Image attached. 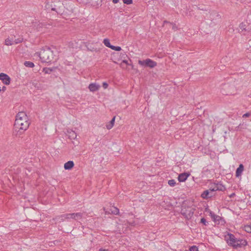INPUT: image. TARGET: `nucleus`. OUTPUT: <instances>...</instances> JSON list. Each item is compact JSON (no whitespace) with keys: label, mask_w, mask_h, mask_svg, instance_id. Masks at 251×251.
Instances as JSON below:
<instances>
[{"label":"nucleus","mask_w":251,"mask_h":251,"mask_svg":"<svg viewBox=\"0 0 251 251\" xmlns=\"http://www.w3.org/2000/svg\"><path fill=\"white\" fill-rule=\"evenodd\" d=\"M29 126L28 118L24 112H19L16 116L14 125V130L20 134L26 130Z\"/></svg>","instance_id":"f257e3e1"},{"label":"nucleus","mask_w":251,"mask_h":251,"mask_svg":"<svg viewBox=\"0 0 251 251\" xmlns=\"http://www.w3.org/2000/svg\"><path fill=\"white\" fill-rule=\"evenodd\" d=\"M225 240L228 246L235 249L244 247L248 245L246 240L237 239L233 234L229 233L225 235Z\"/></svg>","instance_id":"f03ea898"},{"label":"nucleus","mask_w":251,"mask_h":251,"mask_svg":"<svg viewBox=\"0 0 251 251\" xmlns=\"http://www.w3.org/2000/svg\"><path fill=\"white\" fill-rule=\"evenodd\" d=\"M58 54V50L55 47H51L48 49V59L56 60Z\"/></svg>","instance_id":"7ed1b4c3"},{"label":"nucleus","mask_w":251,"mask_h":251,"mask_svg":"<svg viewBox=\"0 0 251 251\" xmlns=\"http://www.w3.org/2000/svg\"><path fill=\"white\" fill-rule=\"evenodd\" d=\"M205 211L209 213V215L211 217L213 221L217 224H223L224 221L223 220L222 218L218 215H215L208 208H206Z\"/></svg>","instance_id":"20e7f679"},{"label":"nucleus","mask_w":251,"mask_h":251,"mask_svg":"<svg viewBox=\"0 0 251 251\" xmlns=\"http://www.w3.org/2000/svg\"><path fill=\"white\" fill-rule=\"evenodd\" d=\"M12 40L10 37H8L5 40V45L6 46H11L14 44H18L22 43L24 39L22 37L19 36L17 39H15L14 41H12Z\"/></svg>","instance_id":"39448f33"},{"label":"nucleus","mask_w":251,"mask_h":251,"mask_svg":"<svg viewBox=\"0 0 251 251\" xmlns=\"http://www.w3.org/2000/svg\"><path fill=\"white\" fill-rule=\"evenodd\" d=\"M104 211L105 213L107 214H113L114 215H118L119 213V210L116 207L114 206H110V208L108 207H104Z\"/></svg>","instance_id":"423d86ee"},{"label":"nucleus","mask_w":251,"mask_h":251,"mask_svg":"<svg viewBox=\"0 0 251 251\" xmlns=\"http://www.w3.org/2000/svg\"><path fill=\"white\" fill-rule=\"evenodd\" d=\"M0 80L5 85H9L11 81L10 77L7 74L2 73L0 74Z\"/></svg>","instance_id":"0eeeda50"},{"label":"nucleus","mask_w":251,"mask_h":251,"mask_svg":"<svg viewBox=\"0 0 251 251\" xmlns=\"http://www.w3.org/2000/svg\"><path fill=\"white\" fill-rule=\"evenodd\" d=\"M100 88V85L97 83H91L88 86V89L91 92H95L99 91Z\"/></svg>","instance_id":"6e6552de"},{"label":"nucleus","mask_w":251,"mask_h":251,"mask_svg":"<svg viewBox=\"0 0 251 251\" xmlns=\"http://www.w3.org/2000/svg\"><path fill=\"white\" fill-rule=\"evenodd\" d=\"M213 196V193L210 191V189L203 191L201 194V197L203 199H208Z\"/></svg>","instance_id":"1a4fd4ad"},{"label":"nucleus","mask_w":251,"mask_h":251,"mask_svg":"<svg viewBox=\"0 0 251 251\" xmlns=\"http://www.w3.org/2000/svg\"><path fill=\"white\" fill-rule=\"evenodd\" d=\"M189 176V173H184L180 174L178 176V180L179 182H184Z\"/></svg>","instance_id":"9d476101"},{"label":"nucleus","mask_w":251,"mask_h":251,"mask_svg":"<svg viewBox=\"0 0 251 251\" xmlns=\"http://www.w3.org/2000/svg\"><path fill=\"white\" fill-rule=\"evenodd\" d=\"M244 167L243 164H240L239 167L236 170L235 176L237 177H239L241 176L243 172L244 171Z\"/></svg>","instance_id":"9b49d317"},{"label":"nucleus","mask_w":251,"mask_h":251,"mask_svg":"<svg viewBox=\"0 0 251 251\" xmlns=\"http://www.w3.org/2000/svg\"><path fill=\"white\" fill-rule=\"evenodd\" d=\"M115 119L116 117H114L110 121L106 123L105 127L107 129L110 130L113 127L115 124Z\"/></svg>","instance_id":"f8f14e48"},{"label":"nucleus","mask_w":251,"mask_h":251,"mask_svg":"<svg viewBox=\"0 0 251 251\" xmlns=\"http://www.w3.org/2000/svg\"><path fill=\"white\" fill-rule=\"evenodd\" d=\"M147 67H149L151 68H154L157 66V63L153 60L148 58L147 59Z\"/></svg>","instance_id":"ddd939ff"},{"label":"nucleus","mask_w":251,"mask_h":251,"mask_svg":"<svg viewBox=\"0 0 251 251\" xmlns=\"http://www.w3.org/2000/svg\"><path fill=\"white\" fill-rule=\"evenodd\" d=\"M74 166V163L73 161H69L65 163L64 165V168L65 170H71Z\"/></svg>","instance_id":"4468645a"},{"label":"nucleus","mask_w":251,"mask_h":251,"mask_svg":"<svg viewBox=\"0 0 251 251\" xmlns=\"http://www.w3.org/2000/svg\"><path fill=\"white\" fill-rule=\"evenodd\" d=\"M247 24L245 23H241L240 24L238 27V30L240 32L246 31L247 30Z\"/></svg>","instance_id":"2eb2a0df"},{"label":"nucleus","mask_w":251,"mask_h":251,"mask_svg":"<svg viewBox=\"0 0 251 251\" xmlns=\"http://www.w3.org/2000/svg\"><path fill=\"white\" fill-rule=\"evenodd\" d=\"M67 132L70 138L75 139L76 138V134L74 130H68Z\"/></svg>","instance_id":"dca6fc26"},{"label":"nucleus","mask_w":251,"mask_h":251,"mask_svg":"<svg viewBox=\"0 0 251 251\" xmlns=\"http://www.w3.org/2000/svg\"><path fill=\"white\" fill-rule=\"evenodd\" d=\"M75 216L73 213H68L63 215L62 217L63 218V219H73V217Z\"/></svg>","instance_id":"f3484780"},{"label":"nucleus","mask_w":251,"mask_h":251,"mask_svg":"<svg viewBox=\"0 0 251 251\" xmlns=\"http://www.w3.org/2000/svg\"><path fill=\"white\" fill-rule=\"evenodd\" d=\"M103 43L106 47L109 48H111V47H112V46L110 44V42L109 39H108L107 38H105L103 39Z\"/></svg>","instance_id":"a211bd4d"},{"label":"nucleus","mask_w":251,"mask_h":251,"mask_svg":"<svg viewBox=\"0 0 251 251\" xmlns=\"http://www.w3.org/2000/svg\"><path fill=\"white\" fill-rule=\"evenodd\" d=\"M217 190L218 191H224L226 190V187L221 183H217Z\"/></svg>","instance_id":"6ab92c4d"},{"label":"nucleus","mask_w":251,"mask_h":251,"mask_svg":"<svg viewBox=\"0 0 251 251\" xmlns=\"http://www.w3.org/2000/svg\"><path fill=\"white\" fill-rule=\"evenodd\" d=\"M24 65L25 67H29V68H33L34 67V63L30 61H25L24 62Z\"/></svg>","instance_id":"aec40b11"},{"label":"nucleus","mask_w":251,"mask_h":251,"mask_svg":"<svg viewBox=\"0 0 251 251\" xmlns=\"http://www.w3.org/2000/svg\"><path fill=\"white\" fill-rule=\"evenodd\" d=\"M244 230L248 233H251V226L245 225L244 226Z\"/></svg>","instance_id":"412c9836"},{"label":"nucleus","mask_w":251,"mask_h":251,"mask_svg":"<svg viewBox=\"0 0 251 251\" xmlns=\"http://www.w3.org/2000/svg\"><path fill=\"white\" fill-rule=\"evenodd\" d=\"M75 216L73 217V219L75 220H78L81 218L82 214L80 213H73Z\"/></svg>","instance_id":"4be33fe9"},{"label":"nucleus","mask_w":251,"mask_h":251,"mask_svg":"<svg viewBox=\"0 0 251 251\" xmlns=\"http://www.w3.org/2000/svg\"><path fill=\"white\" fill-rule=\"evenodd\" d=\"M147 59L144 60H138V64L141 66L147 67Z\"/></svg>","instance_id":"5701e85b"},{"label":"nucleus","mask_w":251,"mask_h":251,"mask_svg":"<svg viewBox=\"0 0 251 251\" xmlns=\"http://www.w3.org/2000/svg\"><path fill=\"white\" fill-rule=\"evenodd\" d=\"M168 184L171 186V187H174L176 185V181L174 179H171V180H169L168 181Z\"/></svg>","instance_id":"b1692460"},{"label":"nucleus","mask_w":251,"mask_h":251,"mask_svg":"<svg viewBox=\"0 0 251 251\" xmlns=\"http://www.w3.org/2000/svg\"><path fill=\"white\" fill-rule=\"evenodd\" d=\"M110 49L116 51H121L122 50V48L119 46H112Z\"/></svg>","instance_id":"393cba45"},{"label":"nucleus","mask_w":251,"mask_h":251,"mask_svg":"<svg viewBox=\"0 0 251 251\" xmlns=\"http://www.w3.org/2000/svg\"><path fill=\"white\" fill-rule=\"evenodd\" d=\"M123 64H126V65H131V66H132L131 64H130L128 63V61L127 60H124L122 61V63L120 64V66L123 68H124V67H123Z\"/></svg>","instance_id":"a878e982"},{"label":"nucleus","mask_w":251,"mask_h":251,"mask_svg":"<svg viewBox=\"0 0 251 251\" xmlns=\"http://www.w3.org/2000/svg\"><path fill=\"white\" fill-rule=\"evenodd\" d=\"M123 2L124 4L129 5V4H132L133 0H123Z\"/></svg>","instance_id":"bb28decb"},{"label":"nucleus","mask_w":251,"mask_h":251,"mask_svg":"<svg viewBox=\"0 0 251 251\" xmlns=\"http://www.w3.org/2000/svg\"><path fill=\"white\" fill-rule=\"evenodd\" d=\"M210 189V191H212L213 193L214 192L218 191V190H217V184H215L214 186L213 187H211Z\"/></svg>","instance_id":"cd10ccee"},{"label":"nucleus","mask_w":251,"mask_h":251,"mask_svg":"<svg viewBox=\"0 0 251 251\" xmlns=\"http://www.w3.org/2000/svg\"><path fill=\"white\" fill-rule=\"evenodd\" d=\"M190 251H198V249L196 246H194L190 248Z\"/></svg>","instance_id":"c85d7f7f"},{"label":"nucleus","mask_w":251,"mask_h":251,"mask_svg":"<svg viewBox=\"0 0 251 251\" xmlns=\"http://www.w3.org/2000/svg\"><path fill=\"white\" fill-rule=\"evenodd\" d=\"M201 222L204 225H206L207 224L206 220L203 218L201 219Z\"/></svg>","instance_id":"c756f323"},{"label":"nucleus","mask_w":251,"mask_h":251,"mask_svg":"<svg viewBox=\"0 0 251 251\" xmlns=\"http://www.w3.org/2000/svg\"><path fill=\"white\" fill-rule=\"evenodd\" d=\"M108 86V85L106 82H104L102 83V87H103L104 89H107Z\"/></svg>","instance_id":"7c9ffc66"},{"label":"nucleus","mask_w":251,"mask_h":251,"mask_svg":"<svg viewBox=\"0 0 251 251\" xmlns=\"http://www.w3.org/2000/svg\"><path fill=\"white\" fill-rule=\"evenodd\" d=\"M250 116V114L249 113H247L243 115V117H244V118L248 117Z\"/></svg>","instance_id":"2f4dec72"},{"label":"nucleus","mask_w":251,"mask_h":251,"mask_svg":"<svg viewBox=\"0 0 251 251\" xmlns=\"http://www.w3.org/2000/svg\"><path fill=\"white\" fill-rule=\"evenodd\" d=\"M6 90V87L4 86H3L2 88L1 89V91L4 92Z\"/></svg>","instance_id":"473e14b6"},{"label":"nucleus","mask_w":251,"mask_h":251,"mask_svg":"<svg viewBox=\"0 0 251 251\" xmlns=\"http://www.w3.org/2000/svg\"><path fill=\"white\" fill-rule=\"evenodd\" d=\"M10 38L11 39H13V40H12V41H14V40H15V39H17V38H16V36H14V35H12V36H11V37H10Z\"/></svg>","instance_id":"72a5a7b5"},{"label":"nucleus","mask_w":251,"mask_h":251,"mask_svg":"<svg viewBox=\"0 0 251 251\" xmlns=\"http://www.w3.org/2000/svg\"><path fill=\"white\" fill-rule=\"evenodd\" d=\"M119 0H112V2H113L114 3H115V4L118 3V2H119Z\"/></svg>","instance_id":"f704fd0d"},{"label":"nucleus","mask_w":251,"mask_h":251,"mask_svg":"<svg viewBox=\"0 0 251 251\" xmlns=\"http://www.w3.org/2000/svg\"><path fill=\"white\" fill-rule=\"evenodd\" d=\"M43 71L45 72V74L47 73V68H44L43 69Z\"/></svg>","instance_id":"c9c22d12"},{"label":"nucleus","mask_w":251,"mask_h":251,"mask_svg":"<svg viewBox=\"0 0 251 251\" xmlns=\"http://www.w3.org/2000/svg\"><path fill=\"white\" fill-rule=\"evenodd\" d=\"M99 251H109L108 250H103V249H100V250Z\"/></svg>","instance_id":"e433bc0d"},{"label":"nucleus","mask_w":251,"mask_h":251,"mask_svg":"<svg viewBox=\"0 0 251 251\" xmlns=\"http://www.w3.org/2000/svg\"><path fill=\"white\" fill-rule=\"evenodd\" d=\"M225 88H227L228 87V86L227 85H225Z\"/></svg>","instance_id":"4c0bfd02"}]
</instances>
